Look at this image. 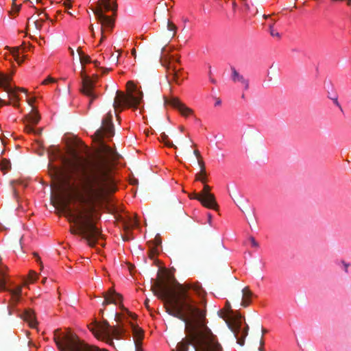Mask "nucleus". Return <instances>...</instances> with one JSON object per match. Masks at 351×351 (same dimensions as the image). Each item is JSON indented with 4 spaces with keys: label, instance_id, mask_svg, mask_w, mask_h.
Here are the masks:
<instances>
[{
    "label": "nucleus",
    "instance_id": "nucleus-1",
    "mask_svg": "<svg viewBox=\"0 0 351 351\" xmlns=\"http://www.w3.org/2000/svg\"><path fill=\"white\" fill-rule=\"evenodd\" d=\"M114 133L112 114L109 112L94 134L99 143L97 154L90 158L71 149L69 156H61L69 175L63 178L60 170H56L58 178L53 185L51 204L75 223L71 227V232L80 235L90 246H94L102 237L95 223L99 218L95 204L114 190L111 171L119 155L103 141Z\"/></svg>",
    "mask_w": 351,
    "mask_h": 351
},
{
    "label": "nucleus",
    "instance_id": "nucleus-2",
    "mask_svg": "<svg viewBox=\"0 0 351 351\" xmlns=\"http://www.w3.org/2000/svg\"><path fill=\"white\" fill-rule=\"evenodd\" d=\"M152 289L154 295L165 300L167 313L184 322L188 336L173 351H188L191 344L195 351H222L217 336L205 323L206 311L200 309L190 295V290L200 296L203 294L198 283L182 285L173 278L168 282H155Z\"/></svg>",
    "mask_w": 351,
    "mask_h": 351
},
{
    "label": "nucleus",
    "instance_id": "nucleus-3",
    "mask_svg": "<svg viewBox=\"0 0 351 351\" xmlns=\"http://www.w3.org/2000/svg\"><path fill=\"white\" fill-rule=\"evenodd\" d=\"M59 332V330L54 331L53 339L60 351H108L86 343L71 332L58 335Z\"/></svg>",
    "mask_w": 351,
    "mask_h": 351
},
{
    "label": "nucleus",
    "instance_id": "nucleus-4",
    "mask_svg": "<svg viewBox=\"0 0 351 351\" xmlns=\"http://www.w3.org/2000/svg\"><path fill=\"white\" fill-rule=\"evenodd\" d=\"M114 319L118 324L117 326H110L108 321L104 320L102 323L96 322L94 326L89 327V329L97 339L106 341L110 346H114L112 337L120 339L125 332L121 324L122 315L116 313Z\"/></svg>",
    "mask_w": 351,
    "mask_h": 351
},
{
    "label": "nucleus",
    "instance_id": "nucleus-5",
    "mask_svg": "<svg viewBox=\"0 0 351 351\" xmlns=\"http://www.w3.org/2000/svg\"><path fill=\"white\" fill-rule=\"evenodd\" d=\"M127 93L117 90L114 99L113 107L115 111L120 109V112L125 107L136 109L143 99V93L137 89L133 81H128L126 84Z\"/></svg>",
    "mask_w": 351,
    "mask_h": 351
},
{
    "label": "nucleus",
    "instance_id": "nucleus-6",
    "mask_svg": "<svg viewBox=\"0 0 351 351\" xmlns=\"http://www.w3.org/2000/svg\"><path fill=\"white\" fill-rule=\"evenodd\" d=\"M84 66L82 67V71L80 72V77L82 78L81 86L80 88V92L83 95L90 97L88 106H90L93 101L97 98V95L95 93V83L97 79V75H95L93 77H90L85 73Z\"/></svg>",
    "mask_w": 351,
    "mask_h": 351
},
{
    "label": "nucleus",
    "instance_id": "nucleus-7",
    "mask_svg": "<svg viewBox=\"0 0 351 351\" xmlns=\"http://www.w3.org/2000/svg\"><path fill=\"white\" fill-rule=\"evenodd\" d=\"M211 188L207 184H204V189L199 194H195V199H197L201 204L208 208L214 210L218 209V205L215 200V195L210 193Z\"/></svg>",
    "mask_w": 351,
    "mask_h": 351
},
{
    "label": "nucleus",
    "instance_id": "nucleus-8",
    "mask_svg": "<svg viewBox=\"0 0 351 351\" xmlns=\"http://www.w3.org/2000/svg\"><path fill=\"white\" fill-rule=\"evenodd\" d=\"M160 61L161 64L167 69L168 75L172 77L171 80L176 84H181L182 82L184 80V77H182V69H178L172 63L173 60L165 56H160Z\"/></svg>",
    "mask_w": 351,
    "mask_h": 351
},
{
    "label": "nucleus",
    "instance_id": "nucleus-9",
    "mask_svg": "<svg viewBox=\"0 0 351 351\" xmlns=\"http://www.w3.org/2000/svg\"><path fill=\"white\" fill-rule=\"evenodd\" d=\"M104 300L102 303L103 306H106L110 304H119V307L123 311H125L128 315L132 317V318H135V315L130 313L121 304L123 300V296L120 293H117L113 289L111 288L107 292L104 293Z\"/></svg>",
    "mask_w": 351,
    "mask_h": 351
},
{
    "label": "nucleus",
    "instance_id": "nucleus-10",
    "mask_svg": "<svg viewBox=\"0 0 351 351\" xmlns=\"http://www.w3.org/2000/svg\"><path fill=\"white\" fill-rule=\"evenodd\" d=\"M165 103L178 109L182 116L187 117L193 113V110L187 107L177 97H165Z\"/></svg>",
    "mask_w": 351,
    "mask_h": 351
},
{
    "label": "nucleus",
    "instance_id": "nucleus-11",
    "mask_svg": "<svg viewBox=\"0 0 351 351\" xmlns=\"http://www.w3.org/2000/svg\"><path fill=\"white\" fill-rule=\"evenodd\" d=\"M93 13L96 15L97 19L101 22V27L107 29H112L114 26V21L108 16L103 13L101 7L99 8L93 9Z\"/></svg>",
    "mask_w": 351,
    "mask_h": 351
},
{
    "label": "nucleus",
    "instance_id": "nucleus-12",
    "mask_svg": "<svg viewBox=\"0 0 351 351\" xmlns=\"http://www.w3.org/2000/svg\"><path fill=\"white\" fill-rule=\"evenodd\" d=\"M230 328L237 339V343L240 346H243L245 338L247 335L248 332V326H246L243 330H241V324H237L236 325L231 326Z\"/></svg>",
    "mask_w": 351,
    "mask_h": 351
},
{
    "label": "nucleus",
    "instance_id": "nucleus-13",
    "mask_svg": "<svg viewBox=\"0 0 351 351\" xmlns=\"http://www.w3.org/2000/svg\"><path fill=\"white\" fill-rule=\"evenodd\" d=\"M8 291L11 294V299L9 305V313L12 314V308H14L17 303L20 301L22 293V287L19 286L14 289H10Z\"/></svg>",
    "mask_w": 351,
    "mask_h": 351
},
{
    "label": "nucleus",
    "instance_id": "nucleus-14",
    "mask_svg": "<svg viewBox=\"0 0 351 351\" xmlns=\"http://www.w3.org/2000/svg\"><path fill=\"white\" fill-rule=\"evenodd\" d=\"M101 8L103 10V13L104 12H108L112 10L113 12H116L117 10V4L115 1L111 2L110 0H99L98 1L97 8Z\"/></svg>",
    "mask_w": 351,
    "mask_h": 351
},
{
    "label": "nucleus",
    "instance_id": "nucleus-15",
    "mask_svg": "<svg viewBox=\"0 0 351 351\" xmlns=\"http://www.w3.org/2000/svg\"><path fill=\"white\" fill-rule=\"evenodd\" d=\"M21 317L29 323L30 327L35 328L36 326L37 322L36 320V316L32 309H26L21 315Z\"/></svg>",
    "mask_w": 351,
    "mask_h": 351
},
{
    "label": "nucleus",
    "instance_id": "nucleus-16",
    "mask_svg": "<svg viewBox=\"0 0 351 351\" xmlns=\"http://www.w3.org/2000/svg\"><path fill=\"white\" fill-rule=\"evenodd\" d=\"M130 324L132 330L133 336L135 339V346H136V343H138V348H139L141 343V341L143 339V330L138 326H136L132 323H130Z\"/></svg>",
    "mask_w": 351,
    "mask_h": 351
},
{
    "label": "nucleus",
    "instance_id": "nucleus-17",
    "mask_svg": "<svg viewBox=\"0 0 351 351\" xmlns=\"http://www.w3.org/2000/svg\"><path fill=\"white\" fill-rule=\"evenodd\" d=\"M252 295L253 293L248 287L243 288L242 289V300L240 304L243 307L248 306L251 303Z\"/></svg>",
    "mask_w": 351,
    "mask_h": 351
},
{
    "label": "nucleus",
    "instance_id": "nucleus-18",
    "mask_svg": "<svg viewBox=\"0 0 351 351\" xmlns=\"http://www.w3.org/2000/svg\"><path fill=\"white\" fill-rule=\"evenodd\" d=\"M232 79L234 82H240L244 86L245 90L249 88V82L244 77L239 74L234 68H232Z\"/></svg>",
    "mask_w": 351,
    "mask_h": 351
},
{
    "label": "nucleus",
    "instance_id": "nucleus-19",
    "mask_svg": "<svg viewBox=\"0 0 351 351\" xmlns=\"http://www.w3.org/2000/svg\"><path fill=\"white\" fill-rule=\"evenodd\" d=\"M10 76L2 73H0V88H3L7 93H12V89L8 86V83H10Z\"/></svg>",
    "mask_w": 351,
    "mask_h": 351
},
{
    "label": "nucleus",
    "instance_id": "nucleus-20",
    "mask_svg": "<svg viewBox=\"0 0 351 351\" xmlns=\"http://www.w3.org/2000/svg\"><path fill=\"white\" fill-rule=\"evenodd\" d=\"M10 76L2 73H0V88H3L7 93H12V89L8 86V83H10Z\"/></svg>",
    "mask_w": 351,
    "mask_h": 351
},
{
    "label": "nucleus",
    "instance_id": "nucleus-21",
    "mask_svg": "<svg viewBox=\"0 0 351 351\" xmlns=\"http://www.w3.org/2000/svg\"><path fill=\"white\" fill-rule=\"evenodd\" d=\"M138 226V223H137V221L134 219H128V221H123V228H124V230L125 232V234H127V238L125 239H130V237H129V232L130 230L134 228V227H136Z\"/></svg>",
    "mask_w": 351,
    "mask_h": 351
},
{
    "label": "nucleus",
    "instance_id": "nucleus-22",
    "mask_svg": "<svg viewBox=\"0 0 351 351\" xmlns=\"http://www.w3.org/2000/svg\"><path fill=\"white\" fill-rule=\"evenodd\" d=\"M198 165L200 167V172L197 173L195 176V180L197 181H200L202 183L206 182V179L204 178H200V176H206V172L205 169V164L202 159H199L197 160Z\"/></svg>",
    "mask_w": 351,
    "mask_h": 351
},
{
    "label": "nucleus",
    "instance_id": "nucleus-23",
    "mask_svg": "<svg viewBox=\"0 0 351 351\" xmlns=\"http://www.w3.org/2000/svg\"><path fill=\"white\" fill-rule=\"evenodd\" d=\"M25 120L26 122L29 124L36 125L39 122L40 116L37 112L32 111L29 114L26 115Z\"/></svg>",
    "mask_w": 351,
    "mask_h": 351
},
{
    "label": "nucleus",
    "instance_id": "nucleus-24",
    "mask_svg": "<svg viewBox=\"0 0 351 351\" xmlns=\"http://www.w3.org/2000/svg\"><path fill=\"white\" fill-rule=\"evenodd\" d=\"M158 138L161 142H163L166 146L169 147H173L175 149L177 148V147L173 143V142L169 139L168 136L165 132H162Z\"/></svg>",
    "mask_w": 351,
    "mask_h": 351
},
{
    "label": "nucleus",
    "instance_id": "nucleus-25",
    "mask_svg": "<svg viewBox=\"0 0 351 351\" xmlns=\"http://www.w3.org/2000/svg\"><path fill=\"white\" fill-rule=\"evenodd\" d=\"M79 56H80V60L81 64H82V67L84 66V64L86 63L90 62V58L88 55H86L82 50L81 47H78L77 50Z\"/></svg>",
    "mask_w": 351,
    "mask_h": 351
},
{
    "label": "nucleus",
    "instance_id": "nucleus-26",
    "mask_svg": "<svg viewBox=\"0 0 351 351\" xmlns=\"http://www.w3.org/2000/svg\"><path fill=\"white\" fill-rule=\"evenodd\" d=\"M8 86L12 89V93H8V95L12 96L13 99H15L16 101L13 103V106H18V101H19V99L16 95V90H19L21 92H23V93H27V90L23 88H12L10 84H8Z\"/></svg>",
    "mask_w": 351,
    "mask_h": 351
},
{
    "label": "nucleus",
    "instance_id": "nucleus-27",
    "mask_svg": "<svg viewBox=\"0 0 351 351\" xmlns=\"http://www.w3.org/2000/svg\"><path fill=\"white\" fill-rule=\"evenodd\" d=\"M1 169L4 173L8 171L11 168V163L9 160L3 159L1 163Z\"/></svg>",
    "mask_w": 351,
    "mask_h": 351
},
{
    "label": "nucleus",
    "instance_id": "nucleus-28",
    "mask_svg": "<svg viewBox=\"0 0 351 351\" xmlns=\"http://www.w3.org/2000/svg\"><path fill=\"white\" fill-rule=\"evenodd\" d=\"M12 54H13V56L15 59V60L19 63V64H21L23 61V58H21L20 57V52H19V49H14L13 51H12Z\"/></svg>",
    "mask_w": 351,
    "mask_h": 351
},
{
    "label": "nucleus",
    "instance_id": "nucleus-29",
    "mask_svg": "<svg viewBox=\"0 0 351 351\" xmlns=\"http://www.w3.org/2000/svg\"><path fill=\"white\" fill-rule=\"evenodd\" d=\"M269 34L271 36L276 37L278 39L280 38L281 36H280V33L274 29L273 25H269Z\"/></svg>",
    "mask_w": 351,
    "mask_h": 351
},
{
    "label": "nucleus",
    "instance_id": "nucleus-30",
    "mask_svg": "<svg viewBox=\"0 0 351 351\" xmlns=\"http://www.w3.org/2000/svg\"><path fill=\"white\" fill-rule=\"evenodd\" d=\"M158 253V248L150 245L149 256L150 258H154L155 256Z\"/></svg>",
    "mask_w": 351,
    "mask_h": 351
},
{
    "label": "nucleus",
    "instance_id": "nucleus-31",
    "mask_svg": "<svg viewBox=\"0 0 351 351\" xmlns=\"http://www.w3.org/2000/svg\"><path fill=\"white\" fill-rule=\"evenodd\" d=\"M167 29L169 31L173 32V34L171 36V38H173L176 33L177 27L173 23H171L170 21H167Z\"/></svg>",
    "mask_w": 351,
    "mask_h": 351
},
{
    "label": "nucleus",
    "instance_id": "nucleus-32",
    "mask_svg": "<svg viewBox=\"0 0 351 351\" xmlns=\"http://www.w3.org/2000/svg\"><path fill=\"white\" fill-rule=\"evenodd\" d=\"M262 330V336H263L264 334L267 332V330L263 328H261ZM263 346H264V341L263 339V337H261V339L260 340V347L258 348L259 351H263Z\"/></svg>",
    "mask_w": 351,
    "mask_h": 351
},
{
    "label": "nucleus",
    "instance_id": "nucleus-33",
    "mask_svg": "<svg viewBox=\"0 0 351 351\" xmlns=\"http://www.w3.org/2000/svg\"><path fill=\"white\" fill-rule=\"evenodd\" d=\"M56 81V79L49 76L47 78H46L45 80L43 81L42 84L46 85L49 83L55 82Z\"/></svg>",
    "mask_w": 351,
    "mask_h": 351
},
{
    "label": "nucleus",
    "instance_id": "nucleus-34",
    "mask_svg": "<svg viewBox=\"0 0 351 351\" xmlns=\"http://www.w3.org/2000/svg\"><path fill=\"white\" fill-rule=\"evenodd\" d=\"M36 279V273L34 271H30L29 273V280L31 282L35 281Z\"/></svg>",
    "mask_w": 351,
    "mask_h": 351
},
{
    "label": "nucleus",
    "instance_id": "nucleus-35",
    "mask_svg": "<svg viewBox=\"0 0 351 351\" xmlns=\"http://www.w3.org/2000/svg\"><path fill=\"white\" fill-rule=\"evenodd\" d=\"M161 243H162V241H161L159 237L158 238L156 237L154 239V242L150 245L158 248V247L160 246Z\"/></svg>",
    "mask_w": 351,
    "mask_h": 351
},
{
    "label": "nucleus",
    "instance_id": "nucleus-36",
    "mask_svg": "<svg viewBox=\"0 0 351 351\" xmlns=\"http://www.w3.org/2000/svg\"><path fill=\"white\" fill-rule=\"evenodd\" d=\"M31 125L32 124L27 123V124L25 125V129L27 133H34V129L33 128V127Z\"/></svg>",
    "mask_w": 351,
    "mask_h": 351
},
{
    "label": "nucleus",
    "instance_id": "nucleus-37",
    "mask_svg": "<svg viewBox=\"0 0 351 351\" xmlns=\"http://www.w3.org/2000/svg\"><path fill=\"white\" fill-rule=\"evenodd\" d=\"M43 21H44V19H40V20H36V21H34L35 26H36V28L37 29H41V27H42V24H43Z\"/></svg>",
    "mask_w": 351,
    "mask_h": 351
},
{
    "label": "nucleus",
    "instance_id": "nucleus-38",
    "mask_svg": "<svg viewBox=\"0 0 351 351\" xmlns=\"http://www.w3.org/2000/svg\"><path fill=\"white\" fill-rule=\"evenodd\" d=\"M157 8H160L162 10L168 11L167 3H160Z\"/></svg>",
    "mask_w": 351,
    "mask_h": 351
},
{
    "label": "nucleus",
    "instance_id": "nucleus-39",
    "mask_svg": "<svg viewBox=\"0 0 351 351\" xmlns=\"http://www.w3.org/2000/svg\"><path fill=\"white\" fill-rule=\"evenodd\" d=\"M15 1L16 0H12V5H13V10L17 13L19 12L20 10V5H17L16 3H15Z\"/></svg>",
    "mask_w": 351,
    "mask_h": 351
},
{
    "label": "nucleus",
    "instance_id": "nucleus-40",
    "mask_svg": "<svg viewBox=\"0 0 351 351\" xmlns=\"http://www.w3.org/2000/svg\"><path fill=\"white\" fill-rule=\"evenodd\" d=\"M250 241H251V243H252V245L254 247H259V244L254 239V237H250Z\"/></svg>",
    "mask_w": 351,
    "mask_h": 351
},
{
    "label": "nucleus",
    "instance_id": "nucleus-41",
    "mask_svg": "<svg viewBox=\"0 0 351 351\" xmlns=\"http://www.w3.org/2000/svg\"><path fill=\"white\" fill-rule=\"evenodd\" d=\"M193 154L196 156L197 160L199 159H202V156H201V154H200V152L197 149L194 150Z\"/></svg>",
    "mask_w": 351,
    "mask_h": 351
},
{
    "label": "nucleus",
    "instance_id": "nucleus-42",
    "mask_svg": "<svg viewBox=\"0 0 351 351\" xmlns=\"http://www.w3.org/2000/svg\"><path fill=\"white\" fill-rule=\"evenodd\" d=\"M332 99L333 100L334 104H335L337 107H339L341 110H342L341 106L340 104H339V101H338L337 97H335L332 98Z\"/></svg>",
    "mask_w": 351,
    "mask_h": 351
},
{
    "label": "nucleus",
    "instance_id": "nucleus-43",
    "mask_svg": "<svg viewBox=\"0 0 351 351\" xmlns=\"http://www.w3.org/2000/svg\"><path fill=\"white\" fill-rule=\"evenodd\" d=\"M101 37L100 39V43H102L106 39V36L104 35V29H103V27H101Z\"/></svg>",
    "mask_w": 351,
    "mask_h": 351
},
{
    "label": "nucleus",
    "instance_id": "nucleus-44",
    "mask_svg": "<svg viewBox=\"0 0 351 351\" xmlns=\"http://www.w3.org/2000/svg\"><path fill=\"white\" fill-rule=\"evenodd\" d=\"M33 254H34V256L36 258V261H37L38 263H40V266H41V267H43V265H42V262H41V259H40V258L38 256V254H36V253H35V252H34Z\"/></svg>",
    "mask_w": 351,
    "mask_h": 351
},
{
    "label": "nucleus",
    "instance_id": "nucleus-45",
    "mask_svg": "<svg viewBox=\"0 0 351 351\" xmlns=\"http://www.w3.org/2000/svg\"><path fill=\"white\" fill-rule=\"evenodd\" d=\"M89 29H90V31L91 32L92 36L94 38V37H95V32H94V27H93V24H90V26H89Z\"/></svg>",
    "mask_w": 351,
    "mask_h": 351
},
{
    "label": "nucleus",
    "instance_id": "nucleus-46",
    "mask_svg": "<svg viewBox=\"0 0 351 351\" xmlns=\"http://www.w3.org/2000/svg\"><path fill=\"white\" fill-rule=\"evenodd\" d=\"M2 105H10V102L5 103L1 97H0V106Z\"/></svg>",
    "mask_w": 351,
    "mask_h": 351
},
{
    "label": "nucleus",
    "instance_id": "nucleus-47",
    "mask_svg": "<svg viewBox=\"0 0 351 351\" xmlns=\"http://www.w3.org/2000/svg\"><path fill=\"white\" fill-rule=\"evenodd\" d=\"M41 132H42V128H40L38 130H34V133L36 135H40L41 134Z\"/></svg>",
    "mask_w": 351,
    "mask_h": 351
},
{
    "label": "nucleus",
    "instance_id": "nucleus-48",
    "mask_svg": "<svg viewBox=\"0 0 351 351\" xmlns=\"http://www.w3.org/2000/svg\"><path fill=\"white\" fill-rule=\"evenodd\" d=\"M35 101V98H31L28 100V104L29 105H32V104Z\"/></svg>",
    "mask_w": 351,
    "mask_h": 351
},
{
    "label": "nucleus",
    "instance_id": "nucleus-49",
    "mask_svg": "<svg viewBox=\"0 0 351 351\" xmlns=\"http://www.w3.org/2000/svg\"><path fill=\"white\" fill-rule=\"evenodd\" d=\"M344 266H345V271L346 272H348V267H349V264L348 263H346L345 262H343Z\"/></svg>",
    "mask_w": 351,
    "mask_h": 351
},
{
    "label": "nucleus",
    "instance_id": "nucleus-50",
    "mask_svg": "<svg viewBox=\"0 0 351 351\" xmlns=\"http://www.w3.org/2000/svg\"><path fill=\"white\" fill-rule=\"evenodd\" d=\"M145 306L147 307V308L149 309V300L148 299H146L145 301Z\"/></svg>",
    "mask_w": 351,
    "mask_h": 351
},
{
    "label": "nucleus",
    "instance_id": "nucleus-51",
    "mask_svg": "<svg viewBox=\"0 0 351 351\" xmlns=\"http://www.w3.org/2000/svg\"><path fill=\"white\" fill-rule=\"evenodd\" d=\"M136 49H132V56H133L134 58L136 57Z\"/></svg>",
    "mask_w": 351,
    "mask_h": 351
},
{
    "label": "nucleus",
    "instance_id": "nucleus-52",
    "mask_svg": "<svg viewBox=\"0 0 351 351\" xmlns=\"http://www.w3.org/2000/svg\"><path fill=\"white\" fill-rule=\"evenodd\" d=\"M195 194H196V193H193V194L190 195H189V197H190L191 199H195Z\"/></svg>",
    "mask_w": 351,
    "mask_h": 351
},
{
    "label": "nucleus",
    "instance_id": "nucleus-53",
    "mask_svg": "<svg viewBox=\"0 0 351 351\" xmlns=\"http://www.w3.org/2000/svg\"><path fill=\"white\" fill-rule=\"evenodd\" d=\"M69 50H70V51H71V55L72 56H74V51H73V49H71V48H69Z\"/></svg>",
    "mask_w": 351,
    "mask_h": 351
},
{
    "label": "nucleus",
    "instance_id": "nucleus-54",
    "mask_svg": "<svg viewBox=\"0 0 351 351\" xmlns=\"http://www.w3.org/2000/svg\"><path fill=\"white\" fill-rule=\"evenodd\" d=\"M93 64H95V66H98V64H99V62L98 61L95 60L93 62Z\"/></svg>",
    "mask_w": 351,
    "mask_h": 351
},
{
    "label": "nucleus",
    "instance_id": "nucleus-55",
    "mask_svg": "<svg viewBox=\"0 0 351 351\" xmlns=\"http://www.w3.org/2000/svg\"><path fill=\"white\" fill-rule=\"evenodd\" d=\"M49 16L47 14L44 13V16H43V19H48Z\"/></svg>",
    "mask_w": 351,
    "mask_h": 351
},
{
    "label": "nucleus",
    "instance_id": "nucleus-56",
    "mask_svg": "<svg viewBox=\"0 0 351 351\" xmlns=\"http://www.w3.org/2000/svg\"><path fill=\"white\" fill-rule=\"evenodd\" d=\"M269 17V15H265V14L263 15V18L265 19H268Z\"/></svg>",
    "mask_w": 351,
    "mask_h": 351
},
{
    "label": "nucleus",
    "instance_id": "nucleus-57",
    "mask_svg": "<svg viewBox=\"0 0 351 351\" xmlns=\"http://www.w3.org/2000/svg\"><path fill=\"white\" fill-rule=\"evenodd\" d=\"M112 58H113V60H117L118 56H114H114L112 55Z\"/></svg>",
    "mask_w": 351,
    "mask_h": 351
},
{
    "label": "nucleus",
    "instance_id": "nucleus-58",
    "mask_svg": "<svg viewBox=\"0 0 351 351\" xmlns=\"http://www.w3.org/2000/svg\"><path fill=\"white\" fill-rule=\"evenodd\" d=\"M211 217H212L211 215L208 214V221H209V222H210Z\"/></svg>",
    "mask_w": 351,
    "mask_h": 351
},
{
    "label": "nucleus",
    "instance_id": "nucleus-59",
    "mask_svg": "<svg viewBox=\"0 0 351 351\" xmlns=\"http://www.w3.org/2000/svg\"><path fill=\"white\" fill-rule=\"evenodd\" d=\"M136 351H140V348H138V343H136Z\"/></svg>",
    "mask_w": 351,
    "mask_h": 351
},
{
    "label": "nucleus",
    "instance_id": "nucleus-60",
    "mask_svg": "<svg viewBox=\"0 0 351 351\" xmlns=\"http://www.w3.org/2000/svg\"><path fill=\"white\" fill-rule=\"evenodd\" d=\"M348 1V5H350L351 3V0H347Z\"/></svg>",
    "mask_w": 351,
    "mask_h": 351
},
{
    "label": "nucleus",
    "instance_id": "nucleus-61",
    "mask_svg": "<svg viewBox=\"0 0 351 351\" xmlns=\"http://www.w3.org/2000/svg\"><path fill=\"white\" fill-rule=\"evenodd\" d=\"M232 5H233V6H234V7H236V5H237L236 2H235V1H234V2H233V3H232Z\"/></svg>",
    "mask_w": 351,
    "mask_h": 351
},
{
    "label": "nucleus",
    "instance_id": "nucleus-62",
    "mask_svg": "<svg viewBox=\"0 0 351 351\" xmlns=\"http://www.w3.org/2000/svg\"><path fill=\"white\" fill-rule=\"evenodd\" d=\"M220 103H221V101H217V103H216V104H217V105H219V104H220Z\"/></svg>",
    "mask_w": 351,
    "mask_h": 351
},
{
    "label": "nucleus",
    "instance_id": "nucleus-63",
    "mask_svg": "<svg viewBox=\"0 0 351 351\" xmlns=\"http://www.w3.org/2000/svg\"><path fill=\"white\" fill-rule=\"evenodd\" d=\"M175 61H176V62H180V60H179V59H176V60H175Z\"/></svg>",
    "mask_w": 351,
    "mask_h": 351
},
{
    "label": "nucleus",
    "instance_id": "nucleus-64",
    "mask_svg": "<svg viewBox=\"0 0 351 351\" xmlns=\"http://www.w3.org/2000/svg\"><path fill=\"white\" fill-rule=\"evenodd\" d=\"M275 21H273V22L270 25H274Z\"/></svg>",
    "mask_w": 351,
    "mask_h": 351
}]
</instances>
